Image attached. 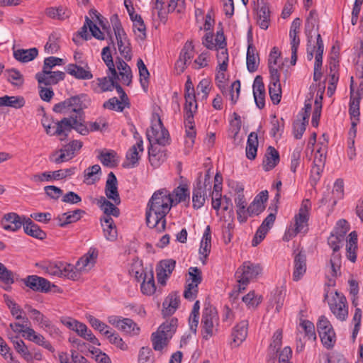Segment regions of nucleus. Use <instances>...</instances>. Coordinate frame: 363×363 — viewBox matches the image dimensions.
<instances>
[{
	"mask_svg": "<svg viewBox=\"0 0 363 363\" xmlns=\"http://www.w3.org/2000/svg\"><path fill=\"white\" fill-rule=\"evenodd\" d=\"M255 52L256 48L252 43H250L247 52V68L250 72H255L258 67L259 58Z\"/></svg>",
	"mask_w": 363,
	"mask_h": 363,
	"instance_id": "obj_32",
	"label": "nucleus"
},
{
	"mask_svg": "<svg viewBox=\"0 0 363 363\" xmlns=\"http://www.w3.org/2000/svg\"><path fill=\"white\" fill-rule=\"evenodd\" d=\"M104 335L107 337L111 344L115 345L121 350H125L127 349V345L117 333H112L111 330H106Z\"/></svg>",
	"mask_w": 363,
	"mask_h": 363,
	"instance_id": "obj_56",
	"label": "nucleus"
},
{
	"mask_svg": "<svg viewBox=\"0 0 363 363\" xmlns=\"http://www.w3.org/2000/svg\"><path fill=\"white\" fill-rule=\"evenodd\" d=\"M262 268L259 264H254L250 261L245 262L235 272V277L240 286H247L250 280L257 277L261 274Z\"/></svg>",
	"mask_w": 363,
	"mask_h": 363,
	"instance_id": "obj_6",
	"label": "nucleus"
},
{
	"mask_svg": "<svg viewBox=\"0 0 363 363\" xmlns=\"http://www.w3.org/2000/svg\"><path fill=\"white\" fill-rule=\"evenodd\" d=\"M101 58L108 67V72L116 74V69L110 50V46H106L102 49Z\"/></svg>",
	"mask_w": 363,
	"mask_h": 363,
	"instance_id": "obj_49",
	"label": "nucleus"
},
{
	"mask_svg": "<svg viewBox=\"0 0 363 363\" xmlns=\"http://www.w3.org/2000/svg\"><path fill=\"white\" fill-rule=\"evenodd\" d=\"M13 346L15 350L21 354L25 359L28 361L32 359L31 354L22 340L13 341Z\"/></svg>",
	"mask_w": 363,
	"mask_h": 363,
	"instance_id": "obj_61",
	"label": "nucleus"
},
{
	"mask_svg": "<svg viewBox=\"0 0 363 363\" xmlns=\"http://www.w3.org/2000/svg\"><path fill=\"white\" fill-rule=\"evenodd\" d=\"M98 257V250L96 248L91 247L87 253L82 256L77 262V267L80 271L84 270L89 264L92 265L96 262Z\"/></svg>",
	"mask_w": 363,
	"mask_h": 363,
	"instance_id": "obj_30",
	"label": "nucleus"
},
{
	"mask_svg": "<svg viewBox=\"0 0 363 363\" xmlns=\"http://www.w3.org/2000/svg\"><path fill=\"white\" fill-rule=\"evenodd\" d=\"M211 233L210 226L208 225L203 233L199 248L200 255L206 259L211 252Z\"/></svg>",
	"mask_w": 363,
	"mask_h": 363,
	"instance_id": "obj_38",
	"label": "nucleus"
},
{
	"mask_svg": "<svg viewBox=\"0 0 363 363\" xmlns=\"http://www.w3.org/2000/svg\"><path fill=\"white\" fill-rule=\"evenodd\" d=\"M21 281L27 287L34 291L48 293L50 290V282L37 275H28Z\"/></svg>",
	"mask_w": 363,
	"mask_h": 363,
	"instance_id": "obj_12",
	"label": "nucleus"
},
{
	"mask_svg": "<svg viewBox=\"0 0 363 363\" xmlns=\"http://www.w3.org/2000/svg\"><path fill=\"white\" fill-rule=\"evenodd\" d=\"M97 205L104 212V215L101 218H111V216L118 217L120 210L115 204L107 200L104 196H101L97 201Z\"/></svg>",
	"mask_w": 363,
	"mask_h": 363,
	"instance_id": "obj_21",
	"label": "nucleus"
},
{
	"mask_svg": "<svg viewBox=\"0 0 363 363\" xmlns=\"http://www.w3.org/2000/svg\"><path fill=\"white\" fill-rule=\"evenodd\" d=\"M26 104L25 99L21 96H4L0 97V106H9L14 108H21Z\"/></svg>",
	"mask_w": 363,
	"mask_h": 363,
	"instance_id": "obj_33",
	"label": "nucleus"
},
{
	"mask_svg": "<svg viewBox=\"0 0 363 363\" xmlns=\"http://www.w3.org/2000/svg\"><path fill=\"white\" fill-rule=\"evenodd\" d=\"M118 181L113 172L108 174L105 186V194L108 199L112 200L116 205L121 203L120 196L118 191Z\"/></svg>",
	"mask_w": 363,
	"mask_h": 363,
	"instance_id": "obj_15",
	"label": "nucleus"
},
{
	"mask_svg": "<svg viewBox=\"0 0 363 363\" xmlns=\"http://www.w3.org/2000/svg\"><path fill=\"white\" fill-rule=\"evenodd\" d=\"M0 281L3 284L14 283V276L13 272L9 270L1 262H0Z\"/></svg>",
	"mask_w": 363,
	"mask_h": 363,
	"instance_id": "obj_62",
	"label": "nucleus"
},
{
	"mask_svg": "<svg viewBox=\"0 0 363 363\" xmlns=\"http://www.w3.org/2000/svg\"><path fill=\"white\" fill-rule=\"evenodd\" d=\"M172 194V197L173 196H175L174 199V206L178 204L179 203L185 201L186 199L189 200V189L186 186H179L173 191Z\"/></svg>",
	"mask_w": 363,
	"mask_h": 363,
	"instance_id": "obj_48",
	"label": "nucleus"
},
{
	"mask_svg": "<svg viewBox=\"0 0 363 363\" xmlns=\"http://www.w3.org/2000/svg\"><path fill=\"white\" fill-rule=\"evenodd\" d=\"M337 307L331 309V312L340 321H345L348 316V305L345 296H340V301H338Z\"/></svg>",
	"mask_w": 363,
	"mask_h": 363,
	"instance_id": "obj_36",
	"label": "nucleus"
},
{
	"mask_svg": "<svg viewBox=\"0 0 363 363\" xmlns=\"http://www.w3.org/2000/svg\"><path fill=\"white\" fill-rule=\"evenodd\" d=\"M218 320L217 311L216 308L212 307L205 308L201 319L202 335L205 340H208L214 335V332L217 330L215 328L214 323Z\"/></svg>",
	"mask_w": 363,
	"mask_h": 363,
	"instance_id": "obj_8",
	"label": "nucleus"
},
{
	"mask_svg": "<svg viewBox=\"0 0 363 363\" xmlns=\"http://www.w3.org/2000/svg\"><path fill=\"white\" fill-rule=\"evenodd\" d=\"M101 172V167L99 164L92 165L86 168L84 172V177L85 181L91 179V182H88L87 184H94L99 179V177L95 175Z\"/></svg>",
	"mask_w": 363,
	"mask_h": 363,
	"instance_id": "obj_53",
	"label": "nucleus"
},
{
	"mask_svg": "<svg viewBox=\"0 0 363 363\" xmlns=\"http://www.w3.org/2000/svg\"><path fill=\"white\" fill-rule=\"evenodd\" d=\"M75 332L78 335L83 337L86 340L89 341L92 344L98 346L101 345L99 340L95 337L92 332L88 329L87 326L84 323L79 321Z\"/></svg>",
	"mask_w": 363,
	"mask_h": 363,
	"instance_id": "obj_37",
	"label": "nucleus"
},
{
	"mask_svg": "<svg viewBox=\"0 0 363 363\" xmlns=\"http://www.w3.org/2000/svg\"><path fill=\"white\" fill-rule=\"evenodd\" d=\"M140 288L142 293L147 296H151L155 292L156 286L154 279V273L152 269L147 272L145 279L143 280Z\"/></svg>",
	"mask_w": 363,
	"mask_h": 363,
	"instance_id": "obj_35",
	"label": "nucleus"
},
{
	"mask_svg": "<svg viewBox=\"0 0 363 363\" xmlns=\"http://www.w3.org/2000/svg\"><path fill=\"white\" fill-rule=\"evenodd\" d=\"M65 71L77 79L88 80L93 78V74L87 64H85L84 67L77 64H69L65 67Z\"/></svg>",
	"mask_w": 363,
	"mask_h": 363,
	"instance_id": "obj_16",
	"label": "nucleus"
},
{
	"mask_svg": "<svg viewBox=\"0 0 363 363\" xmlns=\"http://www.w3.org/2000/svg\"><path fill=\"white\" fill-rule=\"evenodd\" d=\"M194 46L192 41H187L181 50L179 59L184 62L189 61L194 57Z\"/></svg>",
	"mask_w": 363,
	"mask_h": 363,
	"instance_id": "obj_58",
	"label": "nucleus"
},
{
	"mask_svg": "<svg viewBox=\"0 0 363 363\" xmlns=\"http://www.w3.org/2000/svg\"><path fill=\"white\" fill-rule=\"evenodd\" d=\"M175 264L176 262L172 259L162 260L157 270L170 276L175 268Z\"/></svg>",
	"mask_w": 363,
	"mask_h": 363,
	"instance_id": "obj_64",
	"label": "nucleus"
},
{
	"mask_svg": "<svg viewBox=\"0 0 363 363\" xmlns=\"http://www.w3.org/2000/svg\"><path fill=\"white\" fill-rule=\"evenodd\" d=\"M330 262L331 264L333 276L336 277L337 276L338 272H340L342 262V257L338 251H333Z\"/></svg>",
	"mask_w": 363,
	"mask_h": 363,
	"instance_id": "obj_60",
	"label": "nucleus"
},
{
	"mask_svg": "<svg viewBox=\"0 0 363 363\" xmlns=\"http://www.w3.org/2000/svg\"><path fill=\"white\" fill-rule=\"evenodd\" d=\"M247 328L248 321L246 320H241L234 327L232 333L233 341L237 344V346H239L247 337Z\"/></svg>",
	"mask_w": 363,
	"mask_h": 363,
	"instance_id": "obj_28",
	"label": "nucleus"
},
{
	"mask_svg": "<svg viewBox=\"0 0 363 363\" xmlns=\"http://www.w3.org/2000/svg\"><path fill=\"white\" fill-rule=\"evenodd\" d=\"M269 94L272 103L278 104L281 98V88L280 84V74L278 69L272 70L270 74V83L269 85Z\"/></svg>",
	"mask_w": 363,
	"mask_h": 363,
	"instance_id": "obj_13",
	"label": "nucleus"
},
{
	"mask_svg": "<svg viewBox=\"0 0 363 363\" xmlns=\"http://www.w3.org/2000/svg\"><path fill=\"white\" fill-rule=\"evenodd\" d=\"M318 13L315 10H311L309 13L308 16L307 17L306 23H305V33L308 38V45H307V59L311 61L313 58V52L317 49V46L311 47L308 45L311 43L312 38V30L314 29L315 26L318 28Z\"/></svg>",
	"mask_w": 363,
	"mask_h": 363,
	"instance_id": "obj_9",
	"label": "nucleus"
},
{
	"mask_svg": "<svg viewBox=\"0 0 363 363\" xmlns=\"http://www.w3.org/2000/svg\"><path fill=\"white\" fill-rule=\"evenodd\" d=\"M258 147L257 135L255 132H252L248 135L247 146H246V157L247 159L252 160H255L257 155Z\"/></svg>",
	"mask_w": 363,
	"mask_h": 363,
	"instance_id": "obj_34",
	"label": "nucleus"
},
{
	"mask_svg": "<svg viewBox=\"0 0 363 363\" xmlns=\"http://www.w3.org/2000/svg\"><path fill=\"white\" fill-rule=\"evenodd\" d=\"M306 256L303 252L300 251L294 256V270L293 272L294 281H298L306 273Z\"/></svg>",
	"mask_w": 363,
	"mask_h": 363,
	"instance_id": "obj_19",
	"label": "nucleus"
},
{
	"mask_svg": "<svg viewBox=\"0 0 363 363\" xmlns=\"http://www.w3.org/2000/svg\"><path fill=\"white\" fill-rule=\"evenodd\" d=\"M289 37L291 47V64L295 65L297 61V51L300 45V38L298 34H291Z\"/></svg>",
	"mask_w": 363,
	"mask_h": 363,
	"instance_id": "obj_59",
	"label": "nucleus"
},
{
	"mask_svg": "<svg viewBox=\"0 0 363 363\" xmlns=\"http://www.w3.org/2000/svg\"><path fill=\"white\" fill-rule=\"evenodd\" d=\"M174 206V199L165 188L155 191L150 199L145 212L147 226L162 233L167 230L166 216Z\"/></svg>",
	"mask_w": 363,
	"mask_h": 363,
	"instance_id": "obj_1",
	"label": "nucleus"
},
{
	"mask_svg": "<svg viewBox=\"0 0 363 363\" xmlns=\"http://www.w3.org/2000/svg\"><path fill=\"white\" fill-rule=\"evenodd\" d=\"M186 127V145L189 147H192L194 144V139L196 135V131L194 126V120H185Z\"/></svg>",
	"mask_w": 363,
	"mask_h": 363,
	"instance_id": "obj_47",
	"label": "nucleus"
},
{
	"mask_svg": "<svg viewBox=\"0 0 363 363\" xmlns=\"http://www.w3.org/2000/svg\"><path fill=\"white\" fill-rule=\"evenodd\" d=\"M82 147V142L80 140H74L67 145L62 147V150L66 152V155L69 156L71 159L74 157L75 152L79 151Z\"/></svg>",
	"mask_w": 363,
	"mask_h": 363,
	"instance_id": "obj_57",
	"label": "nucleus"
},
{
	"mask_svg": "<svg viewBox=\"0 0 363 363\" xmlns=\"http://www.w3.org/2000/svg\"><path fill=\"white\" fill-rule=\"evenodd\" d=\"M84 213L85 211L84 210L76 209L73 211H69L59 215L56 219L58 220V225L60 227L64 228L68 224L75 223L80 220L82 215Z\"/></svg>",
	"mask_w": 363,
	"mask_h": 363,
	"instance_id": "obj_22",
	"label": "nucleus"
},
{
	"mask_svg": "<svg viewBox=\"0 0 363 363\" xmlns=\"http://www.w3.org/2000/svg\"><path fill=\"white\" fill-rule=\"evenodd\" d=\"M137 66L139 70L140 82L142 87L146 91L149 83L150 72L143 60L139 58L137 61Z\"/></svg>",
	"mask_w": 363,
	"mask_h": 363,
	"instance_id": "obj_44",
	"label": "nucleus"
},
{
	"mask_svg": "<svg viewBox=\"0 0 363 363\" xmlns=\"http://www.w3.org/2000/svg\"><path fill=\"white\" fill-rule=\"evenodd\" d=\"M349 229L348 222L345 219H340L337 222L335 229L331 233L339 237L340 240H345V235Z\"/></svg>",
	"mask_w": 363,
	"mask_h": 363,
	"instance_id": "obj_52",
	"label": "nucleus"
},
{
	"mask_svg": "<svg viewBox=\"0 0 363 363\" xmlns=\"http://www.w3.org/2000/svg\"><path fill=\"white\" fill-rule=\"evenodd\" d=\"M316 45L317 49L315 50V64L314 68L321 69L322 63H323V55L324 51V45L320 34L317 35L316 37Z\"/></svg>",
	"mask_w": 363,
	"mask_h": 363,
	"instance_id": "obj_50",
	"label": "nucleus"
},
{
	"mask_svg": "<svg viewBox=\"0 0 363 363\" xmlns=\"http://www.w3.org/2000/svg\"><path fill=\"white\" fill-rule=\"evenodd\" d=\"M103 106L105 108L116 110L117 111L121 112L123 111L125 106L123 104V102L121 100H118L117 97H113L106 101L104 104Z\"/></svg>",
	"mask_w": 363,
	"mask_h": 363,
	"instance_id": "obj_63",
	"label": "nucleus"
},
{
	"mask_svg": "<svg viewBox=\"0 0 363 363\" xmlns=\"http://www.w3.org/2000/svg\"><path fill=\"white\" fill-rule=\"evenodd\" d=\"M270 22V11L266 4L257 9V23L262 29L267 30Z\"/></svg>",
	"mask_w": 363,
	"mask_h": 363,
	"instance_id": "obj_29",
	"label": "nucleus"
},
{
	"mask_svg": "<svg viewBox=\"0 0 363 363\" xmlns=\"http://www.w3.org/2000/svg\"><path fill=\"white\" fill-rule=\"evenodd\" d=\"M24 219L21 220V217L16 213H9L4 216L1 219V224L2 228L9 231H16L23 226Z\"/></svg>",
	"mask_w": 363,
	"mask_h": 363,
	"instance_id": "obj_18",
	"label": "nucleus"
},
{
	"mask_svg": "<svg viewBox=\"0 0 363 363\" xmlns=\"http://www.w3.org/2000/svg\"><path fill=\"white\" fill-rule=\"evenodd\" d=\"M148 155L151 165L155 167H159L167 158L165 151L154 145L148 147Z\"/></svg>",
	"mask_w": 363,
	"mask_h": 363,
	"instance_id": "obj_25",
	"label": "nucleus"
},
{
	"mask_svg": "<svg viewBox=\"0 0 363 363\" xmlns=\"http://www.w3.org/2000/svg\"><path fill=\"white\" fill-rule=\"evenodd\" d=\"M121 321L122 323L118 330L131 335L139 334L140 328L132 319L123 318Z\"/></svg>",
	"mask_w": 363,
	"mask_h": 363,
	"instance_id": "obj_43",
	"label": "nucleus"
},
{
	"mask_svg": "<svg viewBox=\"0 0 363 363\" xmlns=\"http://www.w3.org/2000/svg\"><path fill=\"white\" fill-rule=\"evenodd\" d=\"M185 104L184 107V118L185 120L191 121L194 119V113L197 109V104L196 101V96H184Z\"/></svg>",
	"mask_w": 363,
	"mask_h": 363,
	"instance_id": "obj_41",
	"label": "nucleus"
},
{
	"mask_svg": "<svg viewBox=\"0 0 363 363\" xmlns=\"http://www.w3.org/2000/svg\"><path fill=\"white\" fill-rule=\"evenodd\" d=\"M276 219V212L269 213L258 228L254 238L252 241V246L259 245L265 238L267 232L273 226Z\"/></svg>",
	"mask_w": 363,
	"mask_h": 363,
	"instance_id": "obj_14",
	"label": "nucleus"
},
{
	"mask_svg": "<svg viewBox=\"0 0 363 363\" xmlns=\"http://www.w3.org/2000/svg\"><path fill=\"white\" fill-rule=\"evenodd\" d=\"M68 99L72 104V112L74 114L59 121L55 133L61 134L65 131L74 130L82 135H86L89 133V129L85 123L83 109L86 108V104L84 102L89 103L90 100L84 94L72 96Z\"/></svg>",
	"mask_w": 363,
	"mask_h": 363,
	"instance_id": "obj_2",
	"label": "nucleus"
},
{
	"mask_svg": "<svg viewBox=\"0 0 363 363\" xmlns=\"http://www.w3.org/2000/svg\"><path fill=\"white\" fill-rule=\"evenodd\" d=\"M147 138L149 140L150 145H158L164 147L169 145L171 141L169 133L164 127L160 118H158L157 123L151 126V131L147 132Z\"/></svg>",
	"mask_w": 363,
	"mask_h": 363,
	"instance_id": "obj_5",
	"label": "nucleus"
},
{
	"mask_svg": "<svg viewBox=\"0 0 363 363\" xmlns=\"http://www.w3.org/2000/svg\"><path fill=\"white\" fill-rule=\"evenodd\" d=\"M116 79H118V72L116 74L110 73L107 77L98 78V85L103 92L113 91V86Z\"/></svg>",
	"mask_w": 363,
	"mask_h": 363,
	"instance_id": "obj_40",
	"label": "nucleus"
},
{
	"mask_svg": "<svg viewBox=\"0 0 363 363\" xmlns=\"http://www.w3.org/2000/svg\"><path fill=\"white\" fill-rule=\"evenodd\" d=\"M117 154L113 150L108 152L101 151L97 156L98 160L101 161L104 166L108 167H115L117 165Z\"/></svg>",
	"mask_w": 363,
	"mask_h": 363,
	"instance_id": "obj_39",
	"label": "nucleus"
},
{
	"mask_svg": "<svg viewBox=\"0 0 363 363\" xmlns=\"http://www.w3.org/2000/svg\"><path fill=\"white\" fill-rule=\"evenodd\" d=\"M6 79L13 86L16 87H21L24 84V78L23 74L17 69H7Z\"/></svg>",
	"mask_w": 363,
	"mask_h": 363,
	"instance_id": "obj_42",
	"label": "nucleus"
},
{
	"mask_svg": "<svg viewBox=\"0 0 363 363\" xmlns=\"http://www.w3.org/2000/svg\"><path fill=\"white\" fill-rule=\"evenodd\" d=\"M279 152L272 146H269L264 155L262 167L264 171L268 172L274 169L279 162Z\"/></svg>",
	"mask_w": 363,
	"mask_h": 363,
	"instance_id": "obj_20",
	"label": "nucleus"
},
{
	"mask_svg": "<svg viewBox=\"0 0 363 363\" xmlns=\"http://www.w3.org/2000/svg\"><path fill=\"white\" fill-rule=\"evenodd\" d=\"M139 151H143V141L140 138L134 145H133L126 153L127 162L123 164V167L125 168H133L138 164L140 160Z\"/></svg>",
	"mask_w": 363,
	"mask_h": 363,
	"instance_id": "obj_17",
	"label": "nucleus"
},
{
	"mask_svg": "<svg viewBox=\"0 0 363 363\" xmlns=\"http://www.w3.org/2000/svg\"><path fill=\"white\" fill-rule=\"evenodd\" d=\"M65 73L61 71H50V69H43L42 72L35 74V79L39 84H43L45 86L57 84L60 81L64 80Z\"/></svg>",
	"mask_w": 363,
	"mask_h": 363,
	"instance_id": "obj_10",
	"label": "nucleus"
},
{
	"mask_svg": "<svg viewBox=\"0 0 363 363\" xmlns=\"http://www.w3.org/2000/svg\"><path fill=\"white\" fill-rule=\"evenodd\" d=\"M106 218H108V216H106ZM100 220L106 239L109 241L116 240L118 234L116 226L113 218H100Z\"/></svg>",
	"mask_w": 363,
	"mask_h": 363,
	"instance_id": "obj_27",
	"label": "nucleus"
},
{
	"mask_svg": "<svg viewBox=\"0 0 363 363\" xmlns=\"http://www.w3.org/2000/svg\"><path fill=\"white\" fill-rule=\"evenodd\" d=\"M62 277H67L69 279L76 281L78 280L81 277V271L77 265L74 267L70 264H65L62 269Z\"/></svg>",
	"mask_w": 363,
	"mask_h": 363,
	"instance_id": "obj_51",
	"label": "nucleus"
},
{
	"mask_svg": "<svg viewBox=\"0 0 363 363\" xmlns=\"http://www.w3.org/2000/svg\"><path fill=\"white\" fill-rule=\"evenodd\" d=\"M311 209V202L309 199H306L302 201L298 213L295 216V228L289 229L285 233L283 240L289 241L292 238L296 236L298 233L305 232V229L308 226V222L310 216V211Z\"/></svg>",
	"mask_w": 363,
	"mask_h": 363,
	"instance_id": "obj_4",
	"label": "nucleus"
},
{
	"mask_svg": "<svg viewBox=\"0 0 363 363\" xmlns=\"http://www.w3.org/2000/svg\"><path fill=\"white\" fill-rule=\"evenodd\" d=\"M300 326L304 330L306 337H307L308 340H316L315 326L311 321L308 320H303L300 323Z\"/></svg>",
	"mask_w": 363,
	"mask_h": 363,
	"instance_id": "obj_55",
	"label": "nucleus"
},
{
	"mask_svg": "<svg viewBox=\"0 0 363 363\" xmlns=\"http://www.w3.org/2000/svg\"><path fill=\"white\" fill-rule=\"evenodd\" d=\"M317 331L323 345L330 349L335 342V333L330 322L328 318L321 315L317 323Z\"/></svg>",
	"mask_w": 363,
	"mask_h": 363,
	"instance_id": "obj_7",
	"label": "nucleus"
},
{
	"mask_svg": "<svg viewBox=\"0 0 363 363\" xmlns=\"http://www.w3.org/2000/svg\"><path fill=\"white\" fill-rule=\"evenodd\" d=\"M359 103L360 98L358 96H354L353 94H351L349 108L351 121H359Z\"/></svg>",
	"mask_w": 363,
	"mask_h": 363,
	"instance_id": "obj_45",
	"label": "nucleus"
},
{
	"mask_svg": "<svg viewBox=\"0 0 363 363\" xmlns=\"http://www.w3.org/2000/svg\"><path fill=\"white\" fill-rule=\"evenodd\" d=\"M118 49L120 54L123 57L126 61H130L132 59V49L129 39L125 34L124 35H120L116 36Z\"/></svg>",
	"mask_w": 363,
	"mask_h": 363,
	"instance_id": "obj_24",
	"label": "nucleus"
},
{
	"mask_svg": "<svg viewBox=\"0 0 363 363\" xmlns=\"http://www.w3.org/2000/svg\"><path fill=\"white\" fill-rule=\"evenodd\" d=\"M64 264L62 262H49L44 267V269L50 275L61 277Z\"/></svg>",
	"mask_w": 363,
	"mask_h": 363,
	"instance_id": "obj_54",
	"label": "nucleus"
},
{
	"mask_svg": "<svg viewBox=\"0 0 363 363\" xmlns=\"http://www.w3.org/2000/svg\"><path fill=\"white\" fill-rule=\"evenodd\" d=\"M180 302L178 292H172L164 301L162 310L164 315H170L174 313Z\"/></svg>",
	"mask_w": 363,
	"mask_h": 363,
	"instance_id": "obj_26",
	"label": "nucleus"
},
{
	"mask_svg": "<svg viewBox=\"0 0 363 363\" xmlns=\"http://www.w3.org/2000/svg\"><path fill=\"white\" fill-rule=\"evenodd\" d=\"M208 191L211 194V186L207 188L206 182L202 183L201 180H198L196 184L194 185L192 192V202L193 207L199 209L201 208L208 198Z\"/></svg>",
	"mask_w": 363,
	"mask_h": 363,
	"instance_id": "obj_11",
	"label": "nucleus"
},
{
	"mask_svg": "<svg viewBox=\"0 0 363 363\" xmlns=\"http://www.w3.org/2000/svg\"><path fill=\"white\" fill-rule=\"evenodd\" d=\"M177 319H171L162 323L157 330L151 335L153 349L155 351H162L167 346L177 329Z\"/></svg>",
	"mask_w": 363,
	"mask_h": 363,
	"instance_id": "obj_3",
	"label": "nucleus"
},
{
	"mask_svg": "<svg viewBox=\"0 0 363 363\" xmlns=\"http://www.w3.org/2000/svg\"><path fill=\"white\" fill-rule=\"evenodd\" d=\"M24 232L35 238L43 240L46 238V233L40 229L30 218L24 217Z\"/></svg>",
	"mask_w": 363,
	"mask_h": 363,
	"instance_id": "obj_23",
	"label": "nucleus"
},
{
	"mask_svg": "<svg viewBox=\"0 0 363 363\" xmlns=\"http://www.w3.org/2000/svg\"><path fill=\"white\" fill-rule=\"evenodd\" d=\"M46 15L53 19L65 20L69 18L70 11L63 9L62 7L54 8L50 7L46 9Z\"/></svg>",
	"mask_w": 363,
	"mask_h": 363,
	"instance_id": "obj_46",
	"label": "nucleus"
},
{
	"mask_svg": "<svg viewBox=\"0 0 363 363\" xmlns=\"http://www.w3.org/2000/svg\"><path fill=\"white\" fill-rule=\"evenodd\" d=\"M38 55V50L35 48L28 50L18 49L13 52V56L18 61L28 62L34 60Z\"/></svg>",
	"mask_w": 363,
	"mask_h": 363,
	"instance_id": "obj_31",
	"label": "nucleus"
}]
</instances>
